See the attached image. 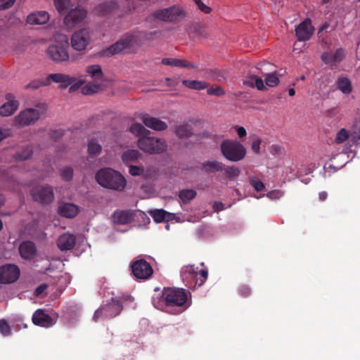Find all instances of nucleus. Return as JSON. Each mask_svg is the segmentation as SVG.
I'll use <instances>...</instances> for the list:
<instances>
[{
  "label": "nucleus",
  "mask_w": 360,
  "mask_h": 360,
  "mask_svg": "<svg viewBox=\"0 0 360 360\" xmlns=\"http://www.w3.org/2000/svg\"><path fill=\"white\" fill-rule=\"evenodd\" d=\"M188 295L183 288H165L160 297L153 300V305L158 309L165 307V311L178 314L184 311L187 306Z\"/></svg>",
  "instance_id": "nucleus-1"
},
{
  "label": "nucleus",
  "mask_w": 360,
  "mask_h": 360,
  "mask_svg": "<svg viewBox=\"0 0 360 360\" xmlns=\"http://www.w3.org/2000/svg\"><path fill=\"white\" fill-rule=\"evenodd\" d=\"M96 179L101 186L117 191H123L127 184L125 178L120 172L109 167L98 170Z\"/></svg>",
  "instance_id": "nucleus-2"
},
{
  "label": "nucleus",
  "mask_w": 360,
  "mask_h": 360,
  "mask_svg": "<svg viewBox=\"0 0 360 360\" xmlns=\"http://www.w3.org/2000/svg\"><path fill=\"white\" fill-rule=\"evenodd\" d=\"M46 110L45 103L38 104L35 108H26L14 117L13 124L19 129L32 125L39 120L42 115L46 113Z\"/></svg>",
  "instance_id": "nucleus-3"
},
{
  "label": "nucleus",
  "mask_w": 360,
  "mask_h": 360,
  "mask_svg": "<svg viewBox=\"0 0 360 360\" xmlns=\"http://www.w3.org/2000/svg\"><path fill=\"white\" fill-rule=\"evenodd\" d=\"M223 156L229 161L239 162L246 155V148L236 140L226 139L220 144Z\"/></svg>",
  "instance_id": "nucleus-4"
},
{
  "label": "nucleus",
  "mask_w": 360,
  "mask_h": 360,
  "mask_svg": "<svg viewBox=\"0 0 360 360\" xmlns=\"http://www.w3.org/2000/svg\"><path fill=\"white\" fill-rule=\"evenodd\" d=\"M137 145L140 150L150 154L162 153L165 152L167 148V143L165 140L150 136V134L139 138L137 141Z\"/></svg>",
  "instance_id": "nucleus-5"
},
{
  "label": "nucleus",
  "mask_w": 360,
  "mask_h": 360,
  "mask_svg": "<svg viewBox=\"0 0 360 360\" xmlns=\"http://www.w3.org/2000/svg\"><path fill=\"white\" fill-rule=\"evenodd\" d=\"M69 42L67 39L61 42H57L49 46L46 53L48 57L56 63L69 61L70 56L68 52Z\"/></svg>",
  "instance_id": "nucleus-6"
},
{
  "label": "nucleus",
  "mask_w": 360,
  "mask_h": 360,
  "mask_svg": "<svg viewBox=\"0 0 360 360\" xmlns=\"http://www.w3.org/2000/svg\"><path fill=\"white\" fill-rule=\"evenodd\" d=\"M122 310V305L119 300L115 299L112 302L98 309L93 316L95 321L99 318L111 319L117 316Z\"/></svg>",
  "instance_id": "nucleus-7"
},
{
  "label": "nucleus",
  "mask_w": 360,
  "mask_h": 360,
  "mask_svg": "<svg viewBox=\"0 0 360 360\" xmlns=\"http://www.w3.org/2000/svg\"><path fill=\"white\" fill-rule=\"evenodd\" d=\"M130 266L133 276L139 280H148L153 274L151 265L144 259L134 260Z\"/></svg>",
  "instance_id": "nucleus-8"
},
{
  "label": "nucleus",
  "mask_w": 360,
  "mask_h": 360,
  "mask_svg": "<svg viewBox=\"0 0 360 360\" xmlns=\"http://www.w3.org/2000/svg\"><path fill=\"white\" fill-rule=\"evenodd\" d=\"M34 201L42 205H49L54 200L53 188L50 186H37L31 191Z\"/></svg>",
  "instance_id": "nucleus-9"
},
{
  "label": "nucleus",
  "mask_w": 360,
  "mask_h": 360,
  "mask_svg": "<svg viewBox=\"0 0 360 360\" xmlns=\"http://www.w3.org/2000/svg\"><path fill=\"white\" fill-rule=\"evenodd\" d=\"M48 79L52 80L55 83H60V87L61 89H65L68 86H70L69 89L70 92L77 91L83 84L82 81H79L75 83L76 82L75 77L62 73L50 74L48 76Z\"/></svg>",
  "instance_id": "nucleus-10"
},
{
  "label": "nucleus",
  "mask_w": 360,
  "mask_h": 360,
  "mask_svg": "<svg viewBox=\"0 0 360 360\" xmlns=\"http://www.w3.org/2000/svg\"><path fill=\"white\" fill-rule=\"evenodd\" d=\"M91 41L90 32L86 28H82L73 32L71 37V46L77 51L86 49Z\"/></svg>",
  "instance_id": "nucleus-11"
},
{
  "label": "nucleus",
  "mask_w": 360,
  "mask_h": 360,
  "mask_svg": "<svg viewBox=\"0 0 360 360\" xmlns=\"http://www.w3.org/2000/svg\"><path fill=\"white\" fill-rule=\"evenodd\" d=\"M153 16L163 21L176 22L184 17V11L176 6L156 11Z\"/></svg>",
  "instance_id": "nucleus-12"
},
{
  "label": "nucleus",
  "mask_w": 360,
  "mask_h": 360,
  "mask_svg": "<svg viewBox=\"0 0 360 360\" xmlns=\"http://www.w3.org/2000/svg\"><path fill=\"white\" fill-rule=\"evenodd\" d=\"M20 269L15 264H5L0 266V283H12L20 276Z\"/></svg>",
  "instance_id": "nucleus-13"
},
{
  "label": "nucleus",
  "mask_w": 360,
  "mask_h": 360,
  "mask_svg": "<svg viewBox=\"0 0 360 360\" xmlns=\"http://www.w3.org/2000/svg\"><path fill=\"white\" fill-rule=\"evenodd\" d=\"M133 44V37L131 35L127 36L104 50L102 53V56L109 57L117 54L126 49L131 48Z\"/></svg>",
  "instance_id": "nucleus-14"
},
{
  "label": "nucleus",
  "mask_w": 360,
  "mask_h": 360,
  "mask_svg": "<svg viewBox=\"0 0 360 360\" xmlns=\"http://www.w3.org/2000/svg\"><path fill=\"white\" fill-rule=\"evenodd\" d=\"M133 44V37L131 35L127 36L104 50L102 53V56L109 57L117 54L126 49L131 48Z\"/></svg>",
  "instance_id": "nucleus-15"
},
{
  "label": "nucleus",
  "mask_w": 360,
  "mask_h": 360,
  "mask_svg": "<svg viewBox=\"0 0 360 360\" xmlns=\"http://www.w3.org/2000/svg\"><path fill=\"white\" fill-rule=\"evenodd\" d=\"M314 32V27L309 18L305 19L295 28V35L300 41H306L311 39Z\"/></svg>",
  "instance_id": "nucleus-16"
},
{
  "label": "nucleus",
  "mask_w": 360,
  "mask_h": 360,
  "mask_svg": "<svg viewBox=\"0 0 360 360\" xmlns=\"http://www.w3.org/2000/svg\"><path fill=\"white\" fill-rule=\"evenodd\" d=\"M198 268L193 265H186L181 268V277L189 288H197Z\"/></svg>",
  "instance_id": "nucleus-17"
},
{
  "label": "nucleus",
  "mask_w": 360,
  "mask_h": 360,
  "mask_svg": "<svg viewBox=\"0 0 360 360\" xmlns=\"http://www.w3.org/2000/svg\"><path fill=\"white\" fill-rule=\"evenodd\" d=\"M32 320L34 325L44 328L51 327L56 323V318H53L41 309L34 311Z\"/></svg>",
  "instance_id": "nucleus-18"
},
{
  "label": "nucleus",
  "mask_w": 360,
  "mask_h": 360,
  "mask_svg": "<svg viewBox=\"0 0 360 360\" xmlns=\"http://www.w3.org/2000/svg\"><path fill=\"white\" fill-rule=\"evenodd\" d=\"M86 16V11L82 8L77 7L72 9L65 15L64 21L68 25H74L82 22Z\"/></svg>",
  "instance_id": "nucleus-19"
},
{
  "label": "nucleus",
  "mask_w": 360,
  "mask_h": 360,
  "mask_svg": "<svg viewBox=\"0 0 360 360\" xmlns=\"http://www.w3.org/2000/svg\"><path fill=\"white\" fill-rule=\"evenodd\" d=\"M7 102L0 107V115L3 117H8L13 115L18 109L19 102L15 100V96L12 94L6 95Z\"/></svg>",
  "instance_id": "nucleus-20"
},
{
  "label": "nucleus",
  "mask_w": 360,
  "mask_h": 360,
  "mask_svg": "<svg viewBox=\"0 0 360 360\" xmlns=\"http://www.w3.org/2000/svg\"><path fill=\"white\" fill-rule=\"evenodd\" d=\"M19 252L22 258L32 259L37 255V248L34 243L30 240L23 241L19 246Z\"/></svg>",
  "instance_id": "nucleus-21"
},
{
  "label": "nucleus",
  "mask_w": 360,
  "mask_h": 360,
  "mask_svg": "<svg viewBox=\"0 0 360 360\" xmlns=\"http://www.w3.org/2000/svg\"><path fill=\"white\" fill-rule=\"evenodd\" d=\"M345 56V51L338 49L335 53L324 52L321 54V60L326 65H335L340 63Z\"/></svg>",
  "instance_id": "nucleus-22"
},
{
  "label": "nucleus",
  "mask_w": 360,
  "mask_h": 360,
  "mask_svg": "<svg viewBox=\"0 0 360 360\" xmlns=\"http://www.w3.org/2000/svg\"><path fill=\"white\" fill-rule=\"evenodd\" d=\"M144 124L155 131H164L167 128V124L158 118L145 115L142 117Z\"/></svg>",
  "instance_id": "nucleus-23"
},
{
  "label": "nucleus",
  "mask_w": 360,
  "mask_h": 360,
  "mask_svg": "<svg viewBox=\"0 0 360 360\" xmlns=\"http://www.w3.org/2000/svg\"><path fill=\"white\" fill-rule=\"evenodd\" d=\"M75 243L76 238L72 234L64 233L58 238L57 245L60 250L65 251L72 250Z\"/></svg>",
  "instance_id": "nucleus-24"
},
{
  "label": "nucleus",
  "mask_w": 360,
  "mask_h": 360,
  "mask_svg": "<svg viewBox=\"0 0 360 360\" xmlns=\"http://www.w3.org/2000/svg\"><path fill=\"white\" fill-rule=\"evenodd\" d=\"M115 223L119 224H128L134 220V216L129 210H117L112 214Z\"/></svg>",
  "instance_id": "nucleus-25"
},
{
  "label": "nucleus",
  "mask_w": 360,
  "mask_h": 360,
  "mask_svg": "<svg viewBox=\"0 0 360 360\" xmlns=\"http://www.w3.org/2000/svg\"><path fill=\"white\" fill-rule=\"evenodd\" d=\"M162 63L165 65H169L172 67H182L191 69H195L198 68L197 65L189 63L186 60L173 58H164L162 60Z\"/></svg>",
  "instance_id": "nucleus-26"
},
{
  "label": "nucleus",
  "mask_w": 360,
  "mask_h": 360,
  "mask_svg": "<svg viewBox=\"0 0 360 360\" xmlns=\"http://www.w3.org/2000/svg\"><path fill=\"white\" fill-rule=\"evenodd\" d=\"M49 20V15L46 11L31 13L27 16V22L31 25H44Z\"/></svg>",
  "instance_id": "nucleus-27"
},
{
  "label": "nucleus",
  "mask_w": 360,
  "mask_h": 360,
  "mask_svg": "<svg viewBox=\"0 0 360 360\" xmlns=\"http://www.w3.org/2000/svg\"><path fill=\"white\" fill-rule=\"evenodd\" d=\"M58 214L66 218H73L78 213V208L72 203H64L58 207Z\"/></svg>",
  "instance_id": "nucleus-28"
},
{
  "label": "nucleus",
  "mask_w": 360,
  "mask_h": 360,
  "mask_svg": "<svg viewBox=\"0 0 360 360\" xmlns=\"http://www.w3.org/2000/svg\"><path fill=\"white\" fill-rule=\"evenodd\" d=\"M224 165L217 160H208L201 164L202 169L206 173H214L223 171Z\"/></svg>",
  "instance_id": "nucleus-29"
},
{
  "label": "nucleus",
  "mask_w": 360,
  "mask_h": 360,
  "mask_svg": "<svg viewBox=\"0 0 360 360\" xmlns=\"http://www.w3.org/2000/svg\"><path fill=\"white\" fill-rule=\"evenodd\" d=\"M175 134L179 139L189 138L193 135V128L190 122H184L175 127Z\"/></svg>",
  "instance_id": "nucleus-30"
},
{
  "label": "nucleus",
  "mask_w": 360,
  "mask_h": 360,
  "mask_svg": "<svg viewBox=\"0 0 360 360\" xmlns=\"http://www.w3.org/2000/svg\"><path fill=\"white\" fill-rule=\"evenodd\" d=\"M142 157L141 153L138 150L129 149L123 152L122 160L126 165L136 162Z\"/></svg>",
  "instance_id": "nucleus-31"
},
{
  "label": "nucleus",
  "mask_w": 360,
  "mask_h": 360,
  "mask_svg": "<svg viewBox=\"0 0 360 360\" xmlns=\"http://www.w3.org/2000/svg\"><path fill=\"white\" fill-rule=\"evenodd\" d=\"M243 84L246 86L256 87L258 90H264L266 89L262 79L252 74H250L248 77L244 79Z\"/></svg>",
  "instance_id": "nucleus-32"
},
{
  "label": "nucleus",
  "mask_w": 360,
  "mask_h": 360,
  "mask_svg": "<svg viewBox=\"0 0 360 360\" xmlns=\"http://www.w3.org/2000/svg\"><path fill=\"white\" fill-rule=\"evenodd\" d=\"M117 7V3L111 1L109 3H103L96 6L94 12L100 16H105L111 13Z\"/></svg>",
  "instance_id": "nucleus-33"
},
{
  "label": "nucleus",
  "mask_w": 360,
  "mask_h": 360,
  "mask_svg": "<svg viewBox=\"0 0 360 360\" xmlns=\"http://www.w3.org/2000/svg\"><path fill=\"white\" fill-rule=\"evenodd\" d=\"M33 154L32 147L31 146H25L15 152L13 158L17 161H25L32 158Z\"/></svg>",
  "instance_id": "nucleus-34"
},
{
  "label": "nucleus",
  "mask_w": 360,
  "mask_h": 360,
  "mask_svg": "<svg viewBox=\"0 0 360 360\" xmlns=\"http://www.w3.org/2000/svg\"><path fill=\"white\" fill-rule=\"evenodd\" d=\"M182 84L186 87L195 90H202L208 87L207 83L198 80L184 79L182 81Z\"/></svg>",
  "instance_id": "nucleus-35"
},
{
  "label": "nucleus",
  "mask_w": 360,
  "mask_h": 360,
  "mask_svg": "<svg viewBox=\"0 0 360 360\" xmlns=\"http://www.w3.org/2000/svg\"><path fill=\"white\" fill-rule=\"evenodd\" d=\"M337 88L345 94H349L352 91V84L347 77H341L338 79Z\"/></svg>",
  "instance_id": "nucleus-36"
},
{
  "label": "nucleus",
  "mask_w": 360,
  "mask_h": 360,
  "mask_svg": "<svg viewBox=\"0 0 360 360\" xmlns=\"http://www.w3.org/2000/svg\"><path fill=\"white\" fill-rule=\"evenodd\" d=\"M130 132H131L135 136H138L139 139L143 137V136H146L147 134H150V131L146 129L140 123H134L129 128Z\"/></svg>",
  "instance_id": "nucleus-37"
},
{
  "label": "nucleus",
  "mask_w": 360,
  "mask_h": 360,
  "mask_svg": "<svg viewBox=\"0 0 360 360\" xmlns=\"http://www.w3.org/2000/svg\"><path fill=\"white\" fill-rule=\"evenodd\" d=\"M197 193L193 189H184L179 191V197L183 203L187 204L195 198Z\"/></svg>",
  "instance_id": "nucleus-38"
},
{
  "label": "nucleus",
  "mask_w": 360,
  "mask_h": 360,
  "mask_svg": "<svg viewBox=\"0 0 360 360\" xmlns=\"http://www.w3.org/2000/svg\"><path fill=\"white\" fill-rule=\"evenodd\" d=\"M101 146L95 140L91 139L88 144V152L91 156H96L101 152Z\"/></svg>",
  "instance_id": "nucleus-39"
},
{
  "label": "nucleus",
  "mask_w": 360,
  "mask_h": 360,
  "mask_svg": "<svg viewBox=\"0 0 360 360\" xmlns=\"http://www.w3.org/2000/svg\"><path fill=\"white\" fill-rule=\"evenodd\" d=\"M149 213L155 222L161 223L167 218V212L162 209H160L151 210Z\"/></svg>",
  "instance_id": "nucleus-40"
},
{
  "label": "nucleus",
  "mask_w": 360,
  "mask_h": 360,
  "mask_svg": "<svg viewBox=\"0 0 360 360\" xmlns=\"http://www.w3.org/2000/svg\"><path fill=\"white\" fill-rule=\"evenodd\" d=\"M87 72L94 78L101 79L103 77V71L100 65H94L87 68Z\"/></svg>",
  "instance_id": "nucleus-41"
},
{
  "label": "nucleus",
  "mask_w": 360,
  "mask_h": 360,
  "mask_svg": "<svg viewBox=\"0 0 360 360\" xmlns=\"http://www.w3.org/2000/svg\"><path fill=\"white\" fill-rule=\"evenodd\" d=\"M223 171L228 179H234L239 176L240 170L239 168L233 166H225Z\"/></svg>",
  "instance_id": "nucleus-42"
},
{
  "label": "nucleus",
  "mask_w": 360,
  "mask_h": 360,
  "mask_svg": "<svg viewBox=\"0 0 360 360\" xmlns=\"http://www.w3.org/2000/svg\"><path fill=\"white\" fill-rule=\"evenodd\" d=\"M99 89V84L89 82L82 88V93L84 95H91L96 93Z\"/></svg>",
  "instance_id": "nucleus-43"
},
{
  "label": "nucleus",
  "mask_w": 360,
  "mask_h": 360,
  "mask_svg": "<svg viewBox=\"0 0 360 360\" xmlns=\"http://www.w3.org/2000/svg\"><path fill=\"white\" fill-rule=\"evenodd\" d=\"M54 4L60 13H65L70 7V0H54Z\"/></svg>",
  "instance_id": "nucleus-44"
},
{
  "label": "nucleus",
  "mask_w": 360,
  "mask_h": 360,
  "mask_svg": "<svg viewBox=\"0 0 360 360\" xmlns=\"http://www.w3.org/2000/svg\"><path fill=\"white\" fill-rule=\"evenodd\" d=\"M265 83L270 87H274L279 83V79L275 73L268 74L265 78Z\"/></svg>",
  "instance_id": "nucleus-45"
},
{
  "label": "nucleus",
  "mask_w": 360,
  "mask_h": 360,
  "mask_svg": "<svg viewBox=\"0 0 360 360\" xmlns=\"http://www.w3.org/2000/svg\"><path fill=\"white\" fill-rule=\"evenodd\" d=\"M350 136L349 132L345 129H341L337 134L335 137V142L337 143H342Z\"/></svg>",
  "instance_id": "nucleus-46"
},
{
  "label": "nucleus",
  "mask_w": 360,
  "mask_h": 360,
  "mask_svg": "<svg viewBox=\"0 0 360 360\" xmlns=\"http://www.w3.org/2000/svg\"><path fill=\"white\" fill-rule=\"evenodd\" d=\"M60 176L62 179L66 181L72 180L73 176V169L70 167H66L61 169Z\"/></svg>",
  "instance_id": "nucleus-47"
},
{
  "label": "nucleus",
  "mask_w": 360,
  "mask_h": 360,
  "mask_svg": "<svg viewBox=\"0 0 360 360\" xmlns=\"http://www.w3.org/2000/svg\"><path fill=\"white\" fill-rule=\"evenodd\" d=\"M197 287L202 286L207 279L208 271L207 269H201L198 271Z\"/></svg>",
  "instance_id": "nucleus-48"
},
{
  "label": "nucleus",
  "mask_w": 360,
  "mask_h": 360,
  "mask_svg": "<svg viewBox=\"0 0 360 360\" xmlns=\"http://www.w3.org/2000/svg\"><path fill=\"white\" fill-rule=\"evenodd\" d=\"M129 172L131 176H141L144 172V168L143 166L129 165Z\"/></svg>",
  "instance_id": "nucleus-49"
},
{
  "label": "nucleus",
  "mask_w": 360,
  "mask_h": 360,
  "mask_svg": "<svg viewBox=\"0 0 360 360\" xmlns=\"http://www.w3.org/2000/svg\"><path fill=\"white\" fill-rule=\"evenodd\" d=\"M0 332L5 336L11 335V327L4 319L0 320Z\"/></svg>",
  "instance_id": "nucleus-50"
},
{
  "label": "nucleus",
  "mask_w": 360,
  "mask_h": 360,
  "mask_svg": "<svg viewBox=\"0 0 360 360\" xmlns=\"http://www.w3.org/2000/svg\"><path fill=\"white\" fill-rule=\"evenodd\" d=\"M350 136L354 142H357L360 140V123L354 126Z\"/></svg>",
  "instance_id": "nucleus-51"
},
{
  "label": "nucleus",
  "mask_w": 360,
  "mask_h": 360,
  "mask_svg": "<svg viewBox=\"0 0 360 360\" xmlns=\"http://www.w3.org/2000/svg\"><path fill=\"white\" fill-rule=\"evenodd\" d=\"M207 94L208 95H215L217 96H221L225 94V91L221 87L217 86L216 87H212L208 89L207 91Z\"/></svg>",
  "instance_id": "nucleus-52"
},
{
  "label": "nucleus",
  "mask_w": 360,
  "mask_h": 360,
  "mask_svg": "<svg viewBox=\"0 0 360 360\" xmlns=\"http://www.w3.org/2000/svg\"><path fill=\"white\" fill-rule=\"evenodd\" d=\"M250 183L257 191H262L265 188L262 181L255 179H250Z\"/></svg>",
  "instance_id": "nucleus-53"
},
{
  "label": "nucleus",
  "mask_w": 360,
  "mask_h": 360,
  "mask_svg": "<svg viewBox=\"0 0 360 360\" xmlns=\"http://www.w3.org/2000/svg\"><path fill=\"white\" fill-rule=\"evenodd\" d=\"M239 294L244 297H247L251 294V288L247 285H241L238 289Z\"/></svg>",
  "instance_id": "nucleus-54"
},
{
  "label": "nucleus",
  "mask_w": 360,
  "mask_h": 360,
  "mask_svg": "<svg viewBox=\"0 0 360 360\" xmlns=\"http://www.w3.org/2000/svg\"><path fill=\"white\" fill-rule=\"evenodd\" d=\"M44 85H46V83H44V82L34 80V81L31 82L30 84H28L25 87L27 89H37L40 86H44Z\"/></svg>",
  "instance_id": "nucleus-55"
},
{
  "label": "nucleus",
  "mask_w": 360,
  "mask_h": 360,
  "mask_svg": "<svg viewBox=\"0 0 360 360\" xmlns=\"http://www.w3.org/2000/svg\"><path fill=\"white\" fill-rule=\"evenodd\" d=\"M262 143V139L259 138L256 139L252 143V150L255 153H259L260 145Z\"/></svg>",
  "instance_id": "nucleus-56"
},
{
  "label": "nucleus",
  "mask_w": 360,
  "mask_h": 360,
  "mask_svg": "<svg viewBox=\"0 0 360 360\" xmlns=\"http://www.w3.org/2000/svg\"><path fill=\"white\" fill-rule=\"evenodd\" d=\"M15 0H0V10L10 8Z\"/></svg>",
  "instance_id": "nucleus-57"
},
{
  "label": "nucleus",
  "mask_w": 360,
  "mask_h": 360,
  "mask_svg": "<svg viewBox=\"0 0 360 360\" xmlns=\"http://www.w3.org/2000/svg\"><path fill=\"white\" fill-rule=\"evenodd\" d=\"M48 288V285L46 284H41L40 285H39L34 290V295L35 297H39L40 296L42 293L44 292V291L47 289Z\"/></svg>",
  "instance_id": "nucleus-58"
},
{
  "label": "nucleus",
  "mask_w": 360,
  "mask_h": 360,
  "mask_svg": "<svg viewBox=\"0 0 360 360\" xmlns=\"http://www.w3.org/2000/svg\"><path fill=\"white\" fill-rule=\"evenodd\" d=\"M11 135V131L9 129L0 128V142L4 139Z\"/></svg>",
  "instance_id": "nucleus-59"
},
{
  "label": "nucleus",
  "mask_w": 360,
  "mask_h": 360,
  "mask_svg": "<svg viewBox=\"0 0 360 360\" xmlns=\"http://www.w3.org/2000/svg\"><path fill=\"white\" fill-rule=\"evenodd\" d=\"M63 135V130L58 129V130H54L51 132V136L53 139L57 140L61 138Z\"/></svg>",
  "instance_id": "nucleus-60"
},
{
  "label": "nucleus",
  "mask_w": 360,
  "mask_h": 360,
  "mask_svg": "<svg viewBox=\"0 0 360 360\" xmlns=\"http://www.w3.org/2000/svg\"><path fill=\"white\" fill-rule=\"evenodd\" d=\"M235 128L236 129L237 134L240 138H243L247 135L246 130L243 127L236 126Z\"/></svg>",
  "instance_id": "nucleus-61"
},
{
  "label": "nucleus",
  "mask_w": 360,
  "mask_h": 360,
  "mask_svg": "<svg viewBox=\"0 0 360 360\" xmlns=\"http://www.w3.org/2000/svg\"><path fill=\"white\" fill-rule=\"evenodd\" d=\"M198 8L205 13H210L211 11V8L206 6L202 1L200 2L198 5Z\"/></svg>",
  "instance_id": "nucleus-62"
},
{
  "label": "nucleus",
  "mask_w": 360,
  "mask_h": 360,
  "mask_svg": "<svg viewBox=\"0 0 360 360\" xmlns=\"http://www.w3.org/2000/svg\"><path fill=\"white\" fill-rule=\"evenodd\" d=\"M224 208H225L224 205L221 202H214V203L213 205V209L217 212L221 211V210H224Z\"/></svg>",
  "instance_id": "nucleus-63"
},
{
  "label": "nucleus",
  "mask_w": 360,
  "mask_h": 360,
  "mask_svg": "<svg viewBox=\"0 0 360 360\" xmlns=\"http://www.w3.org/2000/svg\"><path fill=\"white\" fill-rule=\"evenodd\" d=\"M282 150V148L278 145H273L271 146V153L273 154H278L281 153Z\"/></svg>",
  "instance_id": "nucleus-64"
}]
</instances>
